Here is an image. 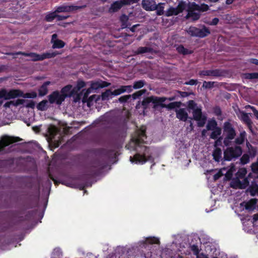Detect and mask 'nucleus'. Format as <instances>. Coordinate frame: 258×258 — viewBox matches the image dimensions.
Listing matches in <instances>:
<instances>
[{
	"label": "nucleus",
	"mask_w": 258,
	"mask_h": 258,
	"mask_svg": "<svg viewBox=\"0 0 258 258\" xmlns=\"http://www.w3.org/2000/svg\"><path fill=\"white\" fill-rule=\"evenodd\" d=\"M26 104H24V106L27 108H34L35 106V103L33 100H26Z\"/></svg>",
	"instance_id": "nucleus-54"
},
{
	"label": "nucleus",
	"mask_w": 258,
	"mask_h": 258,
	"mask_svg": "<svg viewBox=\"0 0 258 258\" xmlns=\"http://www.w3.org/2000/svg\"><path fill=\"white\" fill-rule=\"evenodd\" d=\"M111 85V83L98 80L97 81H92L91 83L90 89L92 90H98L100 88L109 87Z\"/></svg>",
	"instance_id": "nucleus-13"
},
{
	"label": "nucleus",
	"mask_w": 258,
	"mask_h": 258,
	"mask_svg": "<svg viewBox=\"0 0 258 258\" xmlns=\"http://www.w3.org/2000/svg\"><path fill=\"white\" fill-rule=\"evenodd\" d=\"M104 155L108 158H110L115 157V153L113 150H105Z\"/></svg>",
	"instance_id": "nucleus-51"
},
{
	"label": "nucleus",
	"mask_w": 258,
	"mask_h": 258,
	"mask_svg": "<svg viewBox=\"0 0 258 258\" xmlns=\"http://www.w3.org/2000/svg\"><path fill=\"white\" fill-rule=\"evenodd\" d=\"M258 189V184L255 183L254 184H252L249 187V190L250 194L251 196L254 197L256 195L257 191Z\"/></svg>",
	"instance_id": "nucleus-40"
},
{
	"label": "nucleus",
	"mask_w": 258,
	"mask_h": 258,
	"mask_svg": "<svg viewBox=\"0 0 258 258\" xmlns=\"http://www.w3.org/2000/svg\"><path fill=\"white\" fill-rule=\"evenodd\" d=\"M176 117L179 120L186 121L188 118V114L184 108H179L176 110Z\"/></svg>",
	"instance_id": "nucleus-18"
},
{
	"label": "nucleus",
	"mask_w": 258,
	"mask_h": 258,
	"mask_svg": "<svg viewBox=\"0 0 258 258\" xmlns=\"http://www.w3.org/2000/svg\"><path fill=\"white\" fill-rule=\"evenodd\" d=\"M250 167L252 172L255 175V178L258 179V164L252 163Z\"/></svg>",
	"instance_id": "nucleus-49"
},
{
	"label": "nucleus",
	"mask_w": 258,
	"mask_h": 258,
	"mask_svg": "<svg viewBox=\"0 0 258 258\" xmlns=\"http://www.w3.org/2000/svg\"><path fill=\"white\" fill-rule=\"evenodd\" d=\"M212 132L210 135V138L213 140H216L218 137H220L222 133V129L221 127H218L215 129L212 130Z\"/></svg>",
	"instance_id": "nucleus-28"
},
{
	"label": "nucleus",
	"mask_w": 258,
	"mask_h": 258,
	"mask_svg": "<svg viewBox=\"0 0 258 258\" xmlns=\"http://www.w3.org/2000/svg\"><path fill=\"white\" fill-rule=\"evenodd\" d=\"M190 249L194 255L198 256L200 252V250L198 245L192 244L190 246Z\"/></svg>",
	"instance_id": "nucleus-53"
},
{
	"label": "nucleus",
	"mask_w": 258,
	"mask_h": 258,
	"mask_svg": "<svg viewBox=\"0 0 258 258\" xmlns=\"http://www.w3.org/2000/svg\"><path fill=\"white\" fill-rule=\"evenodd\" d=\"M14 102V106H18L20 105H23L24 106V103L26 102V100L22 99H18L16 100H13Z\"/></svg>",
	"instance_id": "nucleus-55"
},
{
	"label": "nucleus",
	"mask_w": 258,
	"mask_h": 258,
	"mask_svg": "<svg viewBox=\"0 0 258 258\" xmlns=\"http://www.w3.org/2000/svg\"><path fill=\"white\" fill-rule=\"evenodd\" d=\"M246 145H247V146L248 147V149H249L248 152H249V154L250 155V156L252 157H255L256 154V152H257L256 148L255 147L251 146V145H250L249 143H247Z\"/></svg>",
	"instance_id": "nucleus-43"
},
{
	"label": "nucleus",
	"mask_w": 258,
	"mask_h": 258,
	"mask_svg": "<svg viewBox=\"0 0 258 258\" xmlns=\"http://www.w3.org/2000/svg\"><path fill=\"white\" fill-rule=\"evenodd\" d=\"M227 147L223 152L222 160L224 161H234L242 155L243 150L240 146L235 145L231 147Z\"/></svg>",
	"instance_id": "nucleus-2"
},
{
	"label": "nucleus",
	"mask_w": 258,
	"mask_h": 258,
	"mask_svg": "<svg viewBox=\"0 0 258 258\" xmlns=\"http://www.w3.org/2000/svg\"><path fill=\"white\" fill-rule=\"evenodd\" d=\"M175 9H177V11L179 12V14L182 13L184 9V6L179 4L178 5Z\"/></svg>",
	"instance_id": "nucleus-64"
},
{
	"label": "nucleus",
	"mask_w": 258,
	"mask_h": 258,
	"mask_svg": "<svg viewBox=\"0 0 258 258\" xmlns=\"http://www.w3.org/2000/svg\"><path fill=\"white\" fill-rule=\"evenodd\" d=\"M201 9V6L196 4L195 3H194L190 6H189L187 10L192 11L195 12L196 11H198L200 12Z\"/></svg>",
	"instance_id": "nucleus-48"
},
{
	"label": "nucleus",
	"mask_w": 258,
	"mask_h": 258,
	"mask_svg": "<svg viewBox=\"0 0 258 258\" xmlns=\"http://www.w3.org/2000/svg\"><path fill=\"white\" fill-rule=\"evenodd\" d=\"M19 141V138L18 137H10L7 135L3 136L0 140V152L6 146Z\"/></svg>",
	"instance_id": "nucleus-11"
},
{
	"label": "nucleus",
	"mask_w": 258,
	"mask_h": 258,
	"mask_svg": "<svg viewBox=\"0 0 258 258\" xmlns=\"http://www.w3.org/2000/svg\"><path fill=\"white\" fill-rule=\"evenodd\" d=\"M86 83L83 80H79L77 82L76 86L72 90L70 96H75L78 95L80 90L86 86Z\"/></svg>",
	"instance_id": "nucleus-17"
},
{
	"label": "nucleus",
	"mask_w": 258,
	"mask_h": 258,
	"mask_svg": "<svg viewBox=\"0 0 258 258\" xmlns=\"http://www.w3.org/2000/svg\"><path fill=\"white\" fill-rule=\"evenodd\" d=\"M150 103H152L151 96L144 98L142 102V105L144 109L148 108Z\"/></svg>",
	"instance_id": "nucleus-44"
},
{
	"label": "nucleus",
	"mask_w": 258,
	"mask_h": 258,
	"mask_svg": "<svg viewBox=\"0 0 258 258\" xmlns=\"http://www.w3.org/2000/svg\"><path fill=\"white\" fill-rule=\"evenodd\" d=\"M11 92L13 93L11 99H14L18 97H22L24 98H35L37 97V93L35 92H31L24 93L22 91L18 89H11Z\"/></svg>",
	"instance_id": "nucleus-9"
},
{
	"label": "nucleus",
	"mask_w": 258,
	"mask_h": 258,
	"mask_svg": "<svg viewBox=\"0 0 258 258\" xmlns=\"http://www.w3.org/2000/svg\"><path fill=\"white\" fill-rule=\"evenodd\" d=\"M125 6L131 5L132 4H136L140 0H122Z\"/></svg>",
	"instance_id": "nucleus-58"
},
{
	"label": "nucleus",
	"mask_w": 258,
	"mask_h": 258,
	"mask_svg": "<svg viewBox=\"0 0 258 258\" xmlns=\"http://www.w3.org/2000/svg\"><path fill=\"white\" fill-rule=\"evenodd\" d=\"M244 78L246 79H258V73H246L244 74Z\"/></svg>",
	"instance_id": "nucleus-45"
},
{
	"label": "nucleus",
	"mask_w": 258,
	"mask_h": 258,
	"mask_svg": "<svg viewBox=\"0 0 258 258\" xmlns=\"http://www.w3.org/2000/svg\"><path fill=\"white\" fill-rule=\"evenodd\" d=\"M48 101L50 104L55 103L60 105L65 100L66 96L60 95V92L57 91H53L48 96Z\"/></svg>",
	"instance_id": "nucleus-7"
},
{
	"label": "nucleus",
	"mask_w": 258,
	"mask_h": 258,
	"mask_svg": "<svg viewBox=\"0 0 258 258\" xmlns=\"http://www.w3.org/2000/svg\"><path fill=\"white\" fill-rule=\"evenodd\" d=\"M231 187L233 188L240 189H244L245 188V186L242 185L241 181L239 179L233 181L231 184Z\"/></svg>",
	"instance_id": "nucleus-33"
},
{
	"label": "nucleus",
	"mask_w": 258,
	"mask_h": 258,
	"mask_svg": "<svg viewBox=\"0 0 258 258\" xmlns=\"http://www.w3.org/2000/svg\"><path fill=\"white\" fill-rule=\"evenodd\" d=\"M201 14L192 11L187 10V14L185 18L186 19H191L192 21H196L200 18Z\"/></svg>",
	"instance_id": "nucleus-20"
},
{
	"label": "nucleus",
	"mask_w": 258,
	"mask_h": 258,
	"mask_svg": "<svg viewBox=\"0 0 258 258\" xmlns=\"http://www.w3.org/2000/svg\"><path fill=\"white\" fill-rule=\"evenodd\" d=\"M255 205V202L250 200L247 202L245 205V208L246 210L251 211L254 209Z\"/></svg>",
	"instance_id": "nucleus-46"
},
{
	"label": "nucleus",
	"mask_w": 258,
	"mask_h": 258,
	"mask_svg": "<svg viewBox=\"0 0 258 258\" xmlns=\"http://www.w3.org/2000/svg\"><path fill=\"white\" fill-rule=\"evenodd\" d=\"M12 55H22L25 56H29L31 57V60L33 61H41V54L35 52H25L22 51H18L12 53Z\"/></svg>",
	"instance_id": "nucleus-14"
},
{
	"label": "nucleus",
	"mask_w": 258,
	"mask_h": 258,
	"mask_svg": "<svg viewBox=\"0 0 258 258\" xmlns=\"http://www.w3.org/2000/svg\"><path fill=\"white\" fill-rule=\"evenodd\" d=\"M200 77L209 76L214 77H221L223 75V71L221 69L202 70L199 72Z\"/></svg>",
	"instance_id": "nucleus-10"
},
{
	"label": "nucleus",
	"mask_w": 258,
	"mask_h": 258,
	"mask_svg": "<svg viewBox=\"0 0 258 258\" xmlns=\"http://www.w3.org/2000/svg\"><path fill=\"white\" fill-rule=\"evenodd\" d=\"M146 132V128L141 127L136 132L134 136L132 138L131 140L135 145V150L137 152L133 156L130 158V160L132 163L144 164L151 158V155H148L149 147L143 145L145 140L147 138Z\"/></svg>",
	"instance_id": "nucleus-1"
},
{
	"label": "nucleus",
	"mask_w": 258,
	"mask_h": 258,
	"mask_svg": "<svg viewBox=\"0 0 258 258\" xmlns=\"http://www.w3.org/2000/svg\"><path fill=\"white\" fill-rule=\"evenodd\" d=\"M213 159L218 162H219L220 160L223 161L222 158V150L219 148H216L212 153Z\"/></svg>",
	"instance_id": "nucleus-23"
},
{
	"label": "nucleus",
	"mask_w": 258,
	"mask_h": 258,
	"mask_svg": "<svg viewBox=\"0 0 258 258\" xmlns=\"http://www.w3.org/2000/svg\"><path fill=\"white\" fill-rule=\"evenodd\" d=\"M246 134L245 131H242L240 133L239 136L235 138L234 141L235 145L239 146L244 143L245 140L246 139Z\"/></svg>",
	"instance_id": "nucleus-22"
},
{
	"label": "nucleus",
	"mask_w": 258,
	"mask_h": 258,
	"mask_svg": "<svg viewBox=\"0 0 258 258\" xmlns=\"http://www.w3.org/2000/svg\"><path fill=\"white\" fill-rule=\"evenodd\" d=\"M52 43V48L53 49L62 48L65 46L66 44V43L62 40L59 39H56L55 41Z\"/></svg>",
	"instance_id": "nucleus-31"
},
{
	"label": "nucleus",
	"mask_w": 258,
	"mask_h": 258,
	"mask_svg": "<svg viewBox=\"0 0 258 258\" xmlns=\"http://www.w3.org/2000/svg\"><path fill=\"white\" fill-rule=\"evenodd\" d=\"M147 240L151 244L158 243L159 242V240L155 237L149 238Z\"/></svg>",
	"instance_id": "nucleus-62"
},
{
	"label": "nucleus",
	"mask_w": 258,
	"mask_h": 258,
	"mask_svg": "<svg viewBox=\"0 0 258 258\" xmlns=\"http://www.w3.org/2000/svg\"><path fill=\"white\" fill-rule=\"evenodd\" d=\"M213 113L217 116H220L222 115V110L219 106H216L213 107Z\"/></svg>",
	"instance_id": "nucleus-52"
},
{
	"label": "nucleus",
	"mask_w": 258,
	"mask_h": 258,
	"mask_svg": "<svg viewBox=\"0 0 258 258\" xmlns=\"http://www.w3.org/2000/svg\"><path fill=\"white\" fill-rule=\"evenodd\" d=\"M164 5L165 3H160L158 5L156 4L157 9L155 10H156V14L158 16H161L164 14Z\"/></svg>",
	"instance_id": "nucleus-36"
},
{
	"label": "nucleus",
	"mask_w": 258,
	"mask_h": 258,
	"mask_svg": "<svg viewBox=\"0 0 258 258\" xmlns=\"http://www.w3.org/2000/svg\"><path fill=\"white\" fill-rule=\"evenodd\" d=\"M193 118L198 121V125L203 127L206 121V116L203 115L201 107H197L192 111Z\"/></svg>",
	"instance_id": "nucleus-8"
},
{
	"label": "nucleus",
	"mask_w": 258,
	"mask_h": 258,
	"mask_svg": "<svg viewBox=\"0 0 258 258\" xmlns=\"http://www.w3.org/2000/svg\"><path fill=\"white\" fill-rule=\"evenodd\" d=\"M241 119L246 124L249 128L251 127L252 121L248 113L242 112L241 113Z\"/></svg>",
	"instance_id": "nucleus-27"
},
{
	"label": "nucleus",
	"mask_w": 258,
	"mask_h": 258,
	"mask_svg": "<svg viewBox=\"0 0 258 258\" xmlns=\"http://www.w3.org/2000/svg\"><path fill=\"white\" fill-rule=\"evenodd\" d=\"M197 103L192 100H189L188 102L187 105L188 108L193 110L197 107Z\"/></svg>",
	"instance_id": "nucleus-56"
},
{
	"label": "nucleus",
	"mask_w": 258,
	"mask_h": 258,
	"mask_svg": "<svg viewBox=\"0 0 258 258\" xmlns=\"http://www.w3.org/2000/svg\"><path fill=\"white\" fill-rule=\"evenodd\" d=\"M51 84L49 81L45 82L38 89V95L39 96H44L46 95L48 91L47 86Z\"/></svg>",
	"instance_id": "nucleus-19"
},
{
	"label": "nucleus",
	"mask_w": 258,
	"mask_h": 258,
	"mask_svg": "<svg viewBox=\"0 0 258 258\" xmlns=\"http://www.w3.org/2000/svg\"><path fill=\"white\" fill-rule=\"evenodd\" d=\"M106 167V162L99 159H96L94 160L87 168L85 175H86L88 178H92L99 175Z\"/></svg>",
	"instance_id": "nucleus-3"
},
{
	"label": "nucleus",
	"mask_w": 258,
	"mask_h": 258,
	"mask_svg": "<svg viewBox=\"0 0 258 258\" xmlns=\"http://www.w3.org/2000/svg\"><path fill=\"white\" fill-rule=\"evenodd\" d=\"M214 82H207L206 81L203 82V88L205 89H211L214 87Z\"/></svg>",
	"instance_id": "nucleus-50"
},
{
	"label": "nucleus",
	"mask_w": 258,
	"mask_h": 258,
	"mask_svg": "<svg viewBox=\"0 0 258 258\" xmlns=\"http://www.w3.org/2000/svg\"><path fill=\"white\" fill-rule=\"evenodd\" d=\"M223 140V137L222 136H220L218 137L215 142V146L216 147L217 146H221L222 145V141Z\"/></svg>",
	"instance_id": "nucleus-60"
},
{
	"label": "nucleus",
	"mask_w": 258,
	"mask_h": 258,
	"mask_svg": "<svg viewBox=\"0 0 258 258\" xmlns=\"http://www.w3.org/2000/svg\"><path fill=\"white\" fill-rule=\"evenodd\" d=\"M223 130L225 136L223 144L225 146H229L231 145V141L234 139L236 136V131L233 124L230 121L224 122Z\"/></svg>",
	"instance_id": "nucleus-4"
},
{
	"label": "nucleus",
	"mask_w": 258,
	"mask_h": 258,
	"mask_svg": "<svg viewBox=\"0 0 258 258\" xmlns=\"http://www.w3.org/2000/svg\"><path fill=\"white\" fill-rule=\"evenodd\" d=\"M151 103L154 104L153 107L156 108L158 106H160L162 108H166L168 109H173L176 108H178L181 105L180 102H173L169 103L168 104L163 103L166 99L165 97H159L157 96H152Z\"/></svg>",
	"instance_id": "nucleus-5"
},
{
	"label": "nucleus",
	"mask_w": 258,
	"mask_h": 258,
	"mask_svg": "<svg viewBox=\"0 0 258 258\" xmlns=\"http://www.w3.org/2000/svg\"><path fill=\"white\" fill-rule=\"evenodd\" d=\"M48 101L46 100H43L37 105V108L40 111H44L47 109Z\"/></svg>",
	"instance_id": "nucleus-34"
},
{
	"label": "nucleus",
	"mask_w": 258,
	"mask_h": 258,
	"mask_svg": "<svg viewBox=\"0 0 258 258\" xmlns=\"http://www.w3.org/2000/svg\"><path fill=\"white\" fill-rule=\"evenodd\" d=\"M198 83L197 80L190 79L189 81L185 82L184 84L187 85H196Z\"/></svg>",
	"instance_id": "nucleus-59"
},
{
	"label": "nucleus",
	"mask_w": 258,
	"mask_h": 258,
	"mask_svg": "<svg viewBox=\"0 0 258 258\" xmlns=\"http://www.w3.org/2000/svg\"><path fill=\"white\" fill-rule=\"evenodd\" d=\"M59 54H60V53H59L58 51H54V52H52L44 53L41 54V61L45 59L51 58L54 57L57 55Z\"/></svg>",
	"instance_id": "nucleus-29"
},
{
	"label": "nucleus",
	"mask_w": 258,
	"mask_h": 258,
	"mask_svg": "<svg viewBox=\"0 0 258 258\" xmlns=\"http://www.w3.org/2000/svg\"><path fill=\"white\" fill-rule=\"evenodd\" d=\"M56 13H57L55 12V11L53 12L50 13L46 15L45 17V21L48 22H52L55 18H56Z\"/></svg>",
	"instance_id": "nucleus-42"
},
{
	"label": "nucleus",
	"mask_w": 258,
	"mask_h": 258,
	"mask_svg": "<svg viewBox=\"0 0 258 258\" xmlns=\"http://www.w3.org/2000/svg\"><path fill=\"white\" fill-rule=\"evenodd\" d=\"M35 212L33 211H29L26 215H25V217H20L19 221H29L31 219L32 217L34 216L35 215Z\"/></svg>",
	"instance_id": "nucleus-39"
},
{
	"label": "nucleus",
	"mask_w": 258,
	"mask_h": 258,
	"mask_svg": "<svg viewBox=\"0 0 258 258\" xmlns=\"http://www.w3.org/2000/svg\"><path fill=\"white\" fill-rule=\"evenodd\" d=\"M125 5L122 0L116 1L113 2L110 8H109L108 12L110 13H114L118 12Z\"/></svg>",
	"instance_id": "nucleus-16"
},
{
	"label": "nucleus",
	"mask_w": 258,
	"mask_h": 258,
	"mask_svg": "<svg viewBox=\"0 0 258 258\" xmlns=\"http://www.w3.org/2000/svg\"><path fill=\"white\" fill-rule=\"evenodd\" d=\"M146 92V89H142L133 93L132 96L134 99H136L141 96L143 94H145Z\"/></svg>",
	"instance_id": "nucleus-47"
},
{
	"label": "nucleus",
	"mask_w": 258,
	"mask_h": 258,
	"mask_svg": "<svg viewBox=\"0 0 258 258\" xmlns=\"http://www.w3.org/2000/svg\"><path fill=\"white\" fill-rule=\"evenodd\" d=\"M187 33L192 37H197L199 38H204L208 36L211 32L208 28L203 26L202 29L196 27L190 26L186 30Z\"/></svg>",
	"instance_id": "nucleus-6"
},
{
	"label": "nucleus",
	"mask_w": 258,
	"mask_h": 258,
	"mask_svg": "<svg viewBox=\"0 0 258 258\" xmlns=\"http://www.w3.org/2000/svg\"><path fill=\"white\" fill-rule=\"evenodd\" d=\"M153 51V48L149 47H139L136 51L137 54H143L145 53H151Z\"/></svg>",
	"instance_id": "nucleus-32"
},
{
	"label": "nucleus",
	"mask_w": 258,
	"mask_h": 258,
	"mask_svg": "<svg viewBox=\"0 0 258 258\" xmlns=\"http://www.w3.org/2000/svg\"><path fill=\"white\" fill-rule=\"evenodd\" d=\"M72 87L73 86L71 85H67L63 87L61 89L60 92H59L60 95H63L66 96V98L68 97H72V96H70V94L73 89Z\"/></svg>",
	"instance_id": "nucleus-24"
},
{
	"label": "nucleus",
	"mask_w": 258,
	"mask_h": 258,
	"mask_svg": "<svg viewBox=\"0 0 258 258\" xmlns=\"http://www.w3.org/2000/svg\"><path fill=\"white\" fill-rule=\"evenodd\" d=\"M146 82L144 80H139L138 81H136L134 83V85L133 86V89H138L142 88L145 85Z\"/></svg>",
	"instance_id": "nucleus-41"
},
{
	"label": "nucleus",
	"mask_w": 258,
	"mask_h": 258,
	"mask_svg": "<svg viewBox=\"0 0 258 258\" xmlns=\"http://www.w3.org/2000/svg\"><path fill=\"white\" fill-rule=\"evenodd\" d=\"M178 14H179V12L177 11V9L175 8L170 7L166 12L165 16L170 17L173 15H177Z\"/></svg>",
	"instance_id": "nucleus-37"
},
{
	"label": "nucleus",
	"mask_w": 258,
	"mask_h": 258,
	"mask_svg": "<svg viewBox=\"0 0 258 258\" xmlns=\"http://www.w3.org/2000/svg\"><path fill=\"white\" fill-rule=\"evenodd\" d=\"M131 97V96L130 95H123L121 96L118 99V100L120 103H125L130 99Z\"/></svg>",
	"instance_id": "nucleus-57"
},
{
	"label": "nucleus",
	"mask_w": 258,
	"mask_h": 258,
	"mask_svg": "<svg viewBox=\"0 0 258 258\" xmlns=\"http://www.w3.org/2000/svg\"><path fill=\"white\" fill-rule=\"evenodd\" d=\"M142 6L143 8L147 11H153L157 9L154 0H142Z\"/></svg>",
	"instance_id": "nucleus-15"
},
{
	"label": "nucleus",
	"mask_w": 258,
	"mask_h": 258,
	"mask_svg": "<svg viewBox=\"0 0 258 258\" xmlns=\"http://www.w3.org/2000/svg\"><path fill=\"white\" fill-rule=\"evenodd\" d=\"M83 6H77L73 5H62L56 8L55 12L57 13L62 12H71L77 11L83 8Z\"/></svg>",
	"instance_id": "nucleus-12"
},
{
	"label": "nucleus",
	"mask_w": 258,
	"mask_h": 258,
	"mask_svg": "<svg viewBox=\"0 0 258 258\" xmlns=\"http://www.w3.org/2000/svg\"><path fill=\"white\" fill-rule=\"evenodd\" d=\"M70 16L69 15L68 16H64V15H57L56 16V18L57 19V21H61L63 20H66L67 18H68Z\"/></svg>",
	"instance_id": "nucleus-61"
},
{
	"label": "nucleus",
	"mask_w": 258,
	"mask_h": 258,
	"mask_svg": "<svg viewBox=\"0 0 258 258\" xmlns=\"http://www.w3.org/2000/svg\"><path fill=\"white\" fill-rule=\"evenodd\" d=\"M217 121L215 119L209 120L206 125L207 130L211 131L218 127Z\"/></svg>",
	"instance_id": "nucleus-30"
},
{
	"label": "nucleus",
	"mask_w": 258,
	"mask_h": 258,
	"mask_svg": "<svg viewBox=\"0 0 258 258\" xmlns=\"http://www.w3.org/2000/svg\"><path fill=\"white\" fill-rule=\"evenodd\" d=\"M175 9H177V11L179 12V14L182 13L184 9V6L179 4L178 5Z\"/></svg>",
	"instance_id": "nucleus-63"
},
{
	"label": "nucleus",
	"mask_w": 258,
	"mask_h": 258,
	"mask_svg": "<svg viewBox=\"0 0 258 258\" xmlns=\"http://www.w3.org/2000/svg\"><path fill=\"white\" fill-rule=\"evenodd\" d=\"M113 96L112 92L110 89L106 90L101 94V99L103 101L108 100Z\"/></svg>",
	"instance_id": "nucleus-35"
},
{
	"label": "nucleus",
	"mask_w": 258,
	"mask_h": 258,
	"mask_svg": "<svg viewBox=\"0 0 258 258\" xmlns=\"http://www.w3.org/2000/svg\"><path fill=\"white\" fill-rule=\"evenodd\" d=\"M250 161V158L249 155L247 154H244L243 155L241 156V158H240V163L241 165H245L249 163Z\"/></svg>",
	"instance_id": "nucleus-38"
},
{
	"label": "nucleus",
	"mask_w": 258,
	"mask_h": 258,
	"mask_svg": "<svg viewBox=\"0 0 258 258\" xmlns=\"http://www.w3.org/2000/svg\"><path fill=\"white\" fill-rule=\"evenodd\" d=\"M176 50L179 54H182L183 55L190 54L193 53L192 50H190L185 48L182 44L178 45L176 47Z\"/></svg>",
	"instance_id": "nucleus-25"
},
{
	"label": "nucleus",
	"mask_w": 258,
	"mask_h": 258,
	"mask_svg": "<svg viewBox=\"0 0 258 258\" xmlns=\"http://www.w3.org/2000/svg\"><path fill=\"white\" fill-rule=\"evenodd\" d=\"M12 95H13V93L11 92V90L9 92H8L6 89H2L0 90V98H4L5 100H9L11 99Z\"/></svg>",
	"instance_id": "nucleus-26"
},
{
	"label": "nucleus",
	"mask_w": 258,
	"mask_h": 258,
	"mask_svg": "<svg viewBox=\"0 0 258 258\" xmlns=\"http://www.w3.org/2000/svg\"><path fill=\"white\" fill-rule=\"evenodd\" d=\"M129 18L125 14H122L120 18L119 21L121 23V27L122 29L128 28L131 26V23L128 22Z\"/></svg>",
	"instance_id": "nucleus-21"
}]
</instances>
